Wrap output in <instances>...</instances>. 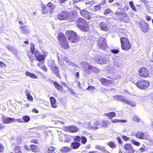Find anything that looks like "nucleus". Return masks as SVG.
I'll list each match as a JSON object with an SVG mask.
<instances>
[{
  "instance_id": "nucleus-18",
  "label": "nucleus",
  "mask_w": 153,
  "mask_h": 153,
  "mask_svg": "<svg viewBox=\"0 0 153 153\" xmlns=\"http://www.w3.org/2000/svg\"><path fill=\"white\" fill-rule=\"evenodd\" d=\"M52 83L54 84L56 88L58 91H63L62 87L57 82L55 81H53Z\"/></svg>"
},
{
  "instance_id": "nucleus-10",
  "label": "nucleus",
  "mask_w": 153,
  "mask_h": 153,
  "mask_svg": "<svg viewBox=\"0 0 153 153\" xmlns=\"http://www.w3.org/2000/svg\"><path fill=\"white\" fill-rule=\"evenodd\" d=\"M68 16V13L66 11H64L58 14L57 18L60 20H65L67 19Z\"/></svg>"
},
{
  "instance_id": "nucleus-6",
  "label": "nucleus",
  "mask_w": 153,
  "mask_h": 153,
  "mask_svg": "<svg viewBox=\"0 0 153 153\" xmlns=\"http://www.w3.org/2000/svg\"><path fill=\"white\" fill-rule=\"evenodd\" d=\"M116 100L122 102L123 103H126L132 106H135V103L133 102L126 99L124 96H114Z\"/></svg>"
},
{
  "instance_id": "nucleus-54",
  "label": "nucleus",
  "mask_w": 153,
  "mask_h": 153,
  "mask_svg": "<svg viewBox=\"0 0 153 153\" xmlns=\"http://www.w3.org/2000/svg\"><path fill=\"white\" fill-rule=\"evenodd\" d=\"M123 138L125 141H128L129 140V137L125 136H123Z\"/></svg>"
},
{
  "instance_id": "nucleus-29",
  "label": "nucleus",
  "mask_w": 153,
  "mask_h": 153,
  "mask_svg": "<svg viewBox=\"0 0 153 153\" xmlns=\"http://www.w3.org/2000/svg\"><path fill=\"white\" fill-rule=\"evenodd\" d=\"M105 115L108 117L109 118L110 117H114L116 116V114L114 112H112L108 113H106Z\"/></svg>"
},
{
  "instance_id": "nucleus-43",
  "label": "nucleus",
  "mask_w": 153,
  "mask_h": 153,
  "mask_svg": "<svg viewBox=\"0 0 153 153\" xmlns=\"http://www.w3.org/2000/svg\"><path fill=\"white\" fill-rule=\"evenodd\" d=\"M81 142L82 143H85L87 142L86 138L84 136L81 137Z\"/></svg>"
},
{
  "instance_id": "nucleus-4",
  "label": "nucleus",
  "mask_w": 153,
  "mask_h": 153,
  "mask_svg": "<svg viewBox=\"0 0 153 153\" xmlns=\"http://www.w3.org/2000/svg\"><path fill=\"white\" fill-rule=\"evenodd\" d=\"M122 48L123 50L127 51L130 49L131 45L128 40L126 38L122 37L121 38Z\"/></svg>"
},
{
  "instance_id": "nucleus-38",
  "label": "nucleus",
  "mask_w": 153,
  "mask_h": 153,
  "mask_svg": "<svg viewBox=\"0 0 153 153\" xmlns=\"http://www.w3.org/2000/svg\"><path fill=\"white\" fill-rule=\"evenodd\" d=\"M129 4L131 7L132 9L134 11H136V7L134 6V5L133 2L132 1L129 2Z\"/></svg>"
},
{
  "instance_id": "nucleus-28",
  "label": "nucleus",
  "mask_w": 153,
  "mask_h": 153,
  "mask_svg": "<svg viewBox=\"0 0 153 153\" xmlns=\"http://www.w3.org/2000/svg\"><path fill=\"white\" fill-rule=\"evenodd\" d=\"M95 148L102 152H105V149L104 147H102L99 145H96Z\"/></svg>"
},
{
  "instance_id": "nucleus-14",
  "label": "nucleus",
  "mask_w": 153,
  "mask_h": 153,
  "mask_svg": "<svg viewBox=\"0 0 153 153\" xmlns=\"http://www.w3.org/2000/svg\"><path fill=\"white\" fill-rule=\"evenodd\" d=\"M136 137L140 139L145 140L148 138V135L141 131L137 132L136 134Z\"/></svg>"
},
{
  "instance_id": "nucleus-55",
  "label": "nucleus",
  "mask_w": 153,
  "mask_h": 153,
  "mask_svg": "<svg viewBox=\"0 0 153 153\" xmlns=\"http://www.w3.org/2000/svg\"><path fill=\"white\" fill-rule=\"evenodd\" d=\"M25 148L28 151H30L31 149L30 145V146H29L27 145H25Z\"/></svg>"
},
{
  "instance_id": "nucleus-21",
  "label": "nucleus",
  "mask_w": 153,
  "mask_h": 153,
  "mask_svg": "<svg viewBox=\"0 0 153 153\" xmlns=\"http://www.w3.org/2000/svg\"><path fill=\"white\" fill-rule=\"evenodd\" d=\"M80 145L81 144L79 143L74 142L71 143V146L73 149H76L79 147Z\"/></svg>"
},
{
  "instance_id": "nucleus-8",
  "label": "nucleus",
  "mask_w": 153,
  "mask_h": 153,
  "mask_svg": "<svg viewBox=\"0 0 153 153\" xmlns=\"http://www.w3.org/2000/svg\"><path fill=\"white\" fill-rule=\"evenodd\" d=\"M138 72L140 76L143 78L148 77L149 74V71L144 67L141 68L139 69Z\"/></svg>"
},
{
  "instance_id": "nucleus-46",
  "label": "nucleus",
  "mask_w": 153,
  "mask_h": 153,
  "mask_svg": "<svg viewBox=\"0 0 153 153\" xmlns=\"http://www.w3.org/2000/svg\"><path fill=\"white\" fill-rule=\"evenodd\" d=\"M85 67L87 68L88 69L92 71L93 68L94 67L92 66H91L89 65L88 64L86 65Z\"/></svg>"
},
{
  "instance_id": "nucleus-47",
  "label": "nucleus",
  "mask_w": 153,
  "mask_h": 153,
  "mask_svg": "<svg viewBox=\"0 0 153 153\" xmlns=\"http://www.w3.org/2000/svg\"><path fill=\"white\" fill-rule=\"evenodd\" d=\"M74 139L77 142H79L81 140V137H80L79 136H77L75 137Z\"/></svg>"
},
{
  "instance_id": "nucleus-7",
  "label": "nucleus",
  "mask_w": 153,
  "mask_h": 153,
  "mask_svg": "<svg viewBox=\"0 0 153 153\" xmlns=\"http://www.w3.org/2000/svg\"><path fill=\"white\" fill-rule=\"evenodd\" d=\"M136 85L141 89H145L149 86L150 82L148 81L143 80L137 82Z\"/></svg>"
},
{
  "instance_id": "nucleus-64",
  "label": "nucleus",
  "mask_w": 153,
  "mask_h": 153,
  "mask_svg": "<svg viewBox=\"0 0 153 153\" xmlns=\"http://www.w3.org/2000/svg\"><path fill=\"white\" fill-rule=\"evenodd\" d=\"M105 3V0H102L101 2V4H104Z\"/></svg>"
},
{
  "instance_id": "nucleus-39",
  "label": "nucleus",
  "mask_w": 153,
  "mask_h": 153,
  "mask_svg": "<svg viewBox=\"0 0 153 153\" xmlns=\"http://www.w3.org/2000/svg\"><path fill=\"white\" fill-rule=\"evenodd\" d=\"M109 124V123L106 122L105 121H103L102 122V124L101 125H100V127H107L108 125L107 124Z\"/></svg>"
},
{
  "instance_id": "nucleus-32",
  "label": "nucleus",
  "mask_w": 153,
  "mask_h": 153,
  "mask_svg": "<svg viewBox=\"0 0 153 153\" xmlns=\"http://www.w3.org/2000/svg\"><path fill=\"white\" fill-rule=\"evenodd\" d=\"M70 148L67 147H64L61 148V151L62 152H66L70 150Z\"/></svg>"
},
{
  "instance_id": "nucleus-59",
  "label": "nucleus",
  "mask_w": 153,
  "mask_h": 153,
  "mask_svg": "<svg viewBox=\"0 0 153 153\" xmlns=\"http://www.w3.org/2000/svg\"><path fill=\"white\" fill-rule=\"evenodd\" d=\"M27 98L30 101H32L33 100V98L32 96H27Z\"/></svg>"
},
{
  "instance_id": "nucleus-30",
  "label": "nucleus",
  "mask_w": 153,
  "mask_h": 153,
  "mask_svg": "<svg viewBox=\"0 0 153 153\" xmlns=\"http://www.w3.org/2000/svg\"><path fill=\"white\" fill-rule=\"evenodd\" d=\"M101 82L103 83V84L105 85H107L110 84L111 81L105 79H101Z\"/></svg>"
},
{
  "instance_id": "nucleus-27",
  "label": "nucleus",
  "mask_w": 153,
  "mask_h": 153,
  "mask_svg": "<svg viewBox=\"0 0 153 153\" xmlns=\"http://www.w3.org/2000/svg\"><path fill=\"white\" fill-rule=\"evenodd\" d=\"M94 125L96 126H92L91 127L92 128L94 129H97L100 127V124L97 121H95L94 122Z\"/></svg>"
},
{
  "instance_id": "nucleus-34",
  "label": "nucleus",
  "mask_w": 153,
  "mask_h": 153,
  "mask_svg": "<svg viewBox=\"0 0 153 153\" xmlns=\"http://www.w3.org/2000/svg\"><path fill=\"white\" fill-rule=\"evenodd\" d=\"M108 145L111 147L114 148L116 147V145L113 142H110L108 143Z\"/></svg>"
},
{
  "instance_id": "nucleus-51",
  "label": "nucleus",
  "mask_w": 153,
  "mask_h": 153,
  "mask_svg": "<svg viewBox=\"0 0 153 153\" xmlns=\"http://www.w3.org/2000/svg\"><path fill=\"white\" fill-rule=\"evenodd\" d=\"M4 147L3 145L0 143V152H2L4 151Z\"/></svg>"
},
{
  "instance_id": "nucleus-17",
  "label": "nucleus",
  "mask_w": 153,
  "mask_h": 153,
  "mask_svg": "<svg viewBox=\"0 0 153 153\" xmlns=\"http://www.w3.org/2000/svg\"><path fill=\"white\" fill-rule=\"evenodd\" d=\"M51 70L53 73L58 77H60L59 75V68L58 67L55 66H51Z\"/></svg>"
},
{
  "instance_id": "nucleus-60",
  "label": "nucleus",
  "mask_w": 153,
  "mask_h": 153,
  "mask_svg": "<svg viewBox=\"0 0 153 153\" xmlns=\"http://www.w3.org/2000/svg\"><path fill=\"white\" fill-rule=\"evenodd\" d=\"M127 121V120H119V122H121V123H126Z\"/></svg>"
},
{
  "instance_id": "nucleus-41",
  "label": "nucleus",
  "mask_w": 153,
  "mask_h": 153,
  "mask_svg": "<svg viewBox=\"0 0 153 153\" xmlns=\"http://www.w3.org/2000/svg\"><path fill=\"white\" fill-rule=\"evenodd\" d=\"M86 90H89L91 92H92L95 90V88L93 86H89L86 89Z\"/></svg>"
},
{
  "instance_id": "nucleus-33",
  "label": "nucleus",
  "mask_w": 153,
  "mask_h": 153,
  "mask_svg": "<svg viewBox=\"0 0 153 153\" xmlns=\"http://www.w3.org/2000/svg\"><path fill=\"white\" fill-rule=\"evenodd\" d=\"M30 117L27 115L24 116L23 117V122L24 121L25 122H28L30 120Z\"/></svg>"
},
{
  "instance_id": "nucleus-57",
  "label": "nucleus",
  "mask_w": 153,
  "mask_h": 153,
  "mask_svg": "<svg viewBox=\"0 0 153 153\" xmlns=\"http://www.w3.org/2000/svg\"><path fill=\"white\" fill-rule=\"evenodd\" d=\"M111 52L114 53H119V51L117 50H111Z\"/></svg>"
},
{
  "instance_id": "nucleus-53",
  "label": "nucleus",
  "mask_w": 153,
  "mask_h": 153,
  "mask_svg": "<svg viewBox=\"0 0 153 153\" xmlns=\"http://www.w3.org/2000/svg\"><path fill=\"white\" fill-rule=\"evenodd\" d=\"M16 120L17 121V122L21 123H23V119L21 118L17 119Z\"/></svg>"
},
{
  "instance_id": "nucleus-31",
  "label": "nucleus",
  "mask_w": 153,
  "mask_h": 153,
  "mask_svg": "<svg viewBox=\"0 0 153 153\" xmlns=\"http://www.w3.org/2000/svg\"><path fill=\"white\" fill-rule=\"evenodd\" d=\"M132 120L133 121L137 123L140 122V118L137 115L134 116L132 118Z\"/></svg>"
},
{
  "instance_id": "nucleus-15",
  "label": "nucleus",
  "mask_w": 153,
  "mask_h": 153,
  "mask_svg": "<svg viewBox=\"0 0 153 153\" xmlns=\"http://www.w3.org/2000/svg\"><path fill=\"white\" fill-rule=\"evenodd\" d=\"M35 55L37 60L40 62L43 61L45 59V57L42 55L40 53L37 51L35 52Z\"/></svg>"
},
{
  "instance_id": "nucleus-35",
  "label": "nucleus",
  "mask_w": 153,
  "mask_h": 153,
  "mask_svg": "<svg viewBox=\"0 0 153 153\" xmlns=\"http://www.w3.org/2000/svg\"><path fill=\"white\" fill-rule=\"evenodd\" d=\"M14 152L16 153H21L22 151L20 148L19 146H17L14 149Z\"/></svg>"
},
{
  "instance_id": "nucleus-45",
  "label": "nucleus",
  "mask_w": 153,
  "mask_h": 153,
  "mask_svg": "<svg viewBox=\"0 0 153 153\" xmlns=\"http://www.w3.org/2000/svg\"><path fill=\"white\" fill-rule=\"evenodd\" d=\"M111 11V10L110 9H107L105 11L104 14L105 15H106L109 13H110Z\"/></svg>"
},
{
  "instance_id": "nucleus-5",
  "label": "nucleus",
  "mask_w": 153,
  "mask_h": 153,
  "mask_svg": "<svg viewBox=\"0 0 153 153\" xmlns=\"http://www.w3.org/2000/svg\"><path fill=\"white\" fill-rule=\"evenodd\" d=\"M58 39L62 47L65 49L69 48V45L68 42L65 38L64 35L63 33H61L59 34Z\"/></svg>"
},
{
  "instance_id": "nucleus-3",
  "label": "nucleus",
  "mask_w": 153,
  "mask_h": 153,
  "mask_svg": "<svg viewBox=\"0 0 153 153\" xmlns=\"http://www.w3.org/2000/svg\"><path fill=\"white\" fill-rule=\"evenodd\" d=\"M115 14L119 20L122 22L127 23L129 22L130 21L129 17L125 13H121L119 11H117L115 13Z\"/></svg>"
},
{
  "instance_id": "nucleus-1",
  "label": "nucleus",
  "mask_w": 153,
  "mask_h": 153,
  "mask_svg": "<svg viewBox=\"0 0 153 153\" xmlns=\"http://www.w3.org/2000/svg\"><path fill=\"white\" fill-rule=\"evenodd\" d=\"M76 25L79 28L82 30L87 31L88 28V24L85 20L79 18L76 21Z\"/></svg>"
},
{
  "instance_id": "nucleus-56",
  "label": "nucleus",
  "mask_w": 153,
  "mask_h": 153,
  "mask_svg": "<svg viewBox=\"0 0 153 153\" xmlns=\"http://www.w3.org/2000/svg\"><path fill=\"white\" fill-rule=\"evenodd\" d=\"M6 66L4 62L0 61V66L3 67Z\"/></svg>"
},
{
  "instance_id": "nucleus-63",
  "label": "nucleus",
  "mask_w": 153,
  "mask_h": 153,
  "mask_svg": "<svg viewBox=\"0 0 153 153\" xmlns=\"http://www.w3.org/2000/svg\"><path fill=\"white\" fill-rule=\"evenodd\" d=\"M151 17L148 16H146V19L148 21H150L151 20Z\"/></svg>"
},
{
  "instance_id": "nucleus-49",
  "label": "nucleus",
  "mask_w": 153,
  "mask_h": 153,
  "mask_svg": "<svg viewBox=\"0 0 153 153\" xmlns=\"http://www.w3.org/2000/svg\"><path fill=\"white\" fill-rule=\"evenodd\" d=\"M146 151V149H145L143 147H141L138 150V152H139L140 153H143L145 152Z\"/></svg>"
},
{
  "instance_id": "nucleus-36",
  "label": "nucleus",
  "mask_w": 153,
  "mask_h": 153,
  "mask_svg": "<svg viewBox=\"0 0 153 153\" xmlns=\"http://www.w3.org/2000/svg\"><path fill=\"white\" fill-rule=\"evenodd\" d=\"M131 142L134 145L137 146H139L140 144V143L137 141L134 140H131Z\"/></svg>"
},
{
  "instance_id": "nucleus-24",
  "label": "nucleus",
  "mask_w": 153,
  "mask_h": 153,
  "mask_svg": "<svg viewBox=\"0 0 153 153\" xmlns=\"http://www.w3.org/2000/svg\"><path fill=\"white\" fill-rule=\"evenodd\" d=\"M69 131L71 132H75L78 131V129L77 127L74 126H69L68 128Z\"/></svg>"
},
{
  "instance_id": "nucleus-42",
  "label": "nucleus",
  "mask_w": 153,
  "mask_h": 153,
  "mask_svg": "<svg viewBox=\"0 0 153 153\" xmlns=\"http://www.w3.org/2000/svg\"><path fill=\"white\" fill-rule=\"evenodd\" d=\"M55 148L52 146H50L48 148V153L52 152H53L55 150Z\"/></svg>"
},
{
  "instance_id": "nucleus-52",
  "label": "nucleus",
  "mask_w": 153,
  "mask_h": 153,
  "mask_svg": "<svg viewBox=\"0 0 153 153\" xmlns=\"http://www.w3.org/2000/svg\"><path fill=\"white\" fill-rule=\"evenodd\" d=\"M42 53L43 54V56L45 58L47 56L48 53L44 51H43L42 52Z\"/></svg>"
},
{
  "instance_id": "nucleus-62",
  "label": "nucleus",
  "mask_w": 153,
  "mask_h": 153,
  "mask_svg": "<svg viewBox=\"0 0 153 153\" xmlns=\"http://www.w3.org/2000/svg\"><path fill=\"white\" fill-rule=\"evenodd\" d=\"M33 111L36 113H37L39 112L38 111L36 110V109L34 108L33 110Z\"/></svg>"
},
{
  "instance_id": "nucleus-19",
  "label": "nucleus",
  "mask_w": 153,
  "mask_h": 153,
  "mask_svg": "<svg viewBox=\"0 0 153 153\" xmlns=\"http://www.w3.org/2000/svg\"><path fill=\"white\" fill-rule=\"evenodd\" d=\"M50 100L51 106L54 108H56L57 106L56 104V100L55 98L53 97H50Z\"/></svg>"
},
{
  "instance_id": "nucleus-26",
  "label": "nucleus",
  "mask_w": 153,
  "mask_h": 153,
  "mask_svg": "<svg viewBox=\"0 0 153 153\" xmlns=\"http://www.w3.org/2000/svg\"><path fill=\"white\" fill-rule=\"evenodd\" d=\"M31 149L32 151L34 152H38L39 150V148L36 145H30Z\"/></svg>"
},
{
  "instance_id": "nucleus-44",
  "label": "nucleus",
  "mask_w": 153,
  "mask_h": 153,
  "mask_svg": "<svg viewBox=\"0 0 153 153\" xmlns=\"http://www.w3.org/2000/svg\"><path fill=\"white\" fill-rule=\"evenodd\" d=\"M101 7L100 5H96L94 6V10L95 11H97L98 10H100L101 9Z\"/></svg>"
},
{
  "instance_id": "nucleus-22",
  "label": "nucleus",
  "mask_w": 153,
  "mask_h": 153,
  "mask_svg": "<svg viewBox=\"0 0 153 153\" xmlns=\"http://www.w3.org/2000/svg\"><path fill=\"white\" fill-rule=\"evenodd\" d=\"M26 75L33 79H37V76L33 73H32L29 72L27 71L25 73Z\"/></svg>"
},
{
  "instance_id": "nucleus-11",
  "label": "nucleus",
  "mask_w": 153,
  "mask_h": 153,
  "mask_svg": "<svg viewBox=\"0 0 153 153\" xmlns=\"http://www.w3.org/2000/svg\"><path fill=\"white\" fill-rule=\"evenodd\" d=\"M123 147L126 150L125 153H134V150L131 144L126 143L123 145Z\"/></svg>"
},
{
  "instance_id": "nucleus-61",
  "label": "nucleus",
  "mask_w": 153,
  "mask_h": 153,
  "mask_svg": "<svg viewBox=\"0 0 153 153\" xmlns=\"http://www.w3.org/2000/svg\"><path fill=\"white\" fill-rule=\"evenodd\" d=\"M117 140L118 141V142L119 143H121V138L120 137H117Z\"/></svg>"
},
{
  "instance_id": "nucleus-20",
  "label": "nucleus",
  "mask_w": 153,
  "mask_h": 153,
  "mask_svg": "<svg viewBox=\"0 0 153 153\" xmlns=\"http://www.w3.org/2000/svg\"><path fill=\"white\" fill-rule=\"evenodd\" d=\"M95 61L98 63L100 64H105L107 61L105 59L101 58L100 57H99L95 59Z\"/></svg>"
},
{
  "instance_id": "nucleus-40",
  "label": "nucleus",
  "mask_w": 153,
  "mask_h": 153,
  "mask_svg": "<svg viewBox=\"0 0 153 153\" xmlns=\"http://www.w3.org/2000/svg\"><path fill=\"white\" fill-rule=\"evenodd\" d=\"M35 45L32 44L30 47V51L32 53H34L35 52Z\"/></svg>"
},
{
  "instance_id": "nucleus-58",
  "label": "nucleus",
  "mask_w": 153,
  "mask_h": 153,
  "mask_svg": "<svg viewBox=\"0 0 153 153\" xmlns=\"http://www.w3.org/2000/svg\"><path fill=\"white\" fill-rule=\"evenodd\" d=\"M111 122L113 123L119 122V120L117 119H114L112 120Z\"/></svg>"
},
{
  "instance_id": "nucleus-23",
  "label": "nucleus",
  "mask_w": 153,
  "mask_h": 153,
  "mask_svg": "<svg viewBox=\"0 0 153 153\" xmlns=\"http://www.w3.org/2000/svg\"><path fill=\"white\" fill-rule=\"evenodd\" d=\"M7 48L9 51H11L14 54H16L17 53V50L16 48L10 45H8Z\"/></svg>"
},
{
  "instance_id": "nucleus-16",
  "label": "nucleus",
  "mask_w": 153,
  "mask_h": 153,
  "mask_svg": "<svg viewBox=\"0 0 153 153\" xmlns=\"http://www.w3.org/2000/svg\"><path fill=\"white\" fill-rule=\"evenodd\" d=\"M80 13L81 15L87 19H89L91 18L89 13L86 10H81Z\"/></svg>"
},
{
  "instance_id": "nucleus-13",
  "label": "nucleus",
  "mask_w": 153,
  "mask_h": 153,
  "mask_svg": "<svg viewBox=\"0 0 153 153\" xmlns=\"http://www.w3.org/2000/svg\"><path fill=\"white\" fill-rule=\"evenodd\" d=\"M99 26L101 30L107 31L108 30V25L105 22H101L99 24Z\"/></svg>"
},
{
  "instance_id": "nucleus-25",
  "label": "nucleus",
  "mask_w": 153,
  "mask_h": 153,
  "mask_svg": "<svg viewBox=\"0 0 153 153\" xmlns=\"http://www.w3.org/2000/svg\"><path fill=\"white\" fill-rule=\"evenodd\" d=\"M148 26L146 24L141 25V29L144 32H146L148 31Z\"/></svg>"
},
{
  "instance_id": "nucleus-50",
  "label": "nucleus",
  "mask_w": 153,
  "mask_h": 153,
  "mask_svg": "<svg viewBox=\"0 0 153 153\" xmlns=\"http://www.w3.org/2000/svg\"><path fill=\"white\" fill-rule=\"evenodd\" d=\"M94 3V1H87L85 3L88 5H92Z\"/></svg>"
},
{
  "instance_id": "nucleus-48",
  "label": "nucleus",
  "mask_w": 153,
  "mask_h": 153,
  "mask_svg": "<svg viewBox=\"0 0 153 153\" xmlns=\"http://www.w3.org/2000/svg\"><path fill=\"white\" fill-rule=\"evenodd\" d=\"M94 72H95L96 73H98L99 72V70L98 68H96V67H94L93 68L92 71Z\"/></svg>"
},
{
  "instance_id": "nucleus-37",
  "label": "nucleus",
  "mask_w": 153,
  "mask_h": 153,
  "mask_svg": "<svg viewBox=\"0 0 153 153\" xmlns=\"http://www.w3.org/2000/svg\"><path fill=\"white\" fill-rule=\"evenodd\" d=\"M51 9L53 10L54 8V5L51 2L49 3L47 5Z\"/></svg>"
},
{
  "instance_id": "nucleus-9",
  "label": "nucleus",
  "mask_w": 153,
  "mask_h": 153,
  "mask_svg": "<svg viewBox=\"0 0 153 153\" xmlns=\"http://www.w3.org/2000/svg\"><path fill=\"white\" fill-rule=\"evenodd\" d=\"M97 45L101 49L104 50L107 48V45L106 43L105 39L103 38H100L98 40Z\"/></svg>"
},
{
  "instance_id": "nucleus-12",
  "label": "nucleus",
  "mask_w": 153,
  "mask_h": 153,
  "mask_svg": "<svg viewBox=\"0 0 153 153\" xmlns=\"http://www.w3.org/2000/svg\"><path fill=\"white\" fill-rule=\"evenodd\" d=\"M2 120L3 122L5 124L9 123L12 122H15L16 120L15 118L8 117L4 116H2Z\"/></svg>"
},
{
  "instance_id": "nucleus-2",
  "label": "nucleus",
  "mask_w": 153,
  "mask_h": 153,
  "mask_svg": "<svg viewBox=\"0 0 153 153\" xmlns=\"http://www.w3.org/2000/svg\"><path fill=\"white\" fill-rule=\"evenodd\" d=\"M66 34L68 37V40L70 42L73 43L77 42L78 38L76 33L74 31L71 30L67 31Z\"/></svg>"
}]
</instances>
